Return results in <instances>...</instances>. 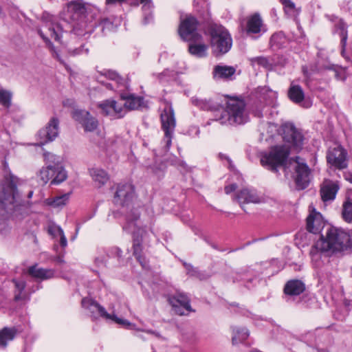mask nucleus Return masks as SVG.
Returning <instances> with one entry per match:
<instances>
[{"mask_svg":"<svg viewBox=\"0 0 352 352\" xmlns=\"http://www.w3.org/2000/svg\"><path fill=\"white\" fill-rule=\"evenodd\" d=\"M32 195H33V191H32V190H31V191H30V192H28V198H31V197H32Z\"/></svg>","mask_w":352,"mask_h":352,"instance_id":"0e129e2a","label":"nucleus"},{"mask_svg":"<svg viewBox=\"0 0 352 352\" xmlns=\"http://www.w3.org/2000/svg\"><path fill=\"white\" fill-rule=\"evenodd\" d=\"M235 199L245 212V210L243 207V204H258L262 201V198L257 194L256 190L249 188H243L238 191L235 195Z\"/></svg>","mask_w":352,"mask_h":352,"instance_id":"6ab92c4d","label":"nucleus"},{"mask_svg":"<svg viewBox=\"0 0 352 352\" xmlns=\"http://www.w3.org/2000/svg\"><path fill=\"white\" fill-rule=\"evenodd\" d=\"M235 73L236 69L232 66L217 65L213 69L212 75L214 79L231 80Z\"/></svg>","mask_w":352,"mask_h":352,"instance_id":"a878e982","label":"nucleus"},{"mask_svg":"<svg viewBox=\"0 0 352 352\" xmlns=\"http://www.w3.org/2000/svg\"><path fill=\"white\" fill-rule=\"evenodd\" d=\"M82 307L88 309L91 314L94 318H97L98 316L106 320H111L116 323L122 325H129L130 323L126 320H123L118 318L115 314H110L107 313L105 308L101 306L96 300L89 298H84L81 301Z\"/></svg>","mask_w":352,"mask_h":352,"instance_id":"1a4fd4ad","label":"nucleus"},{"mask_svg":"<svg viewBox=\"0 0 352 352\" xmlns=\"http://www.w3.org/2000/svg\"><path fill=\"white\" fill-rule=\"evenodd\" d=\"M162 129L164 131L166 146L169 148L171 146L173 134L176 126L174 110L170 104H168L160 115Z\"/></svg>","mask_w":352,"mask_h":352,"instance_id":"9d476101","label":"nucleus"},{"mask_svg":"<svg viewBox=\"0 0 352 352\" xmlns=\"http://www.w3.org/2000/svg\"><path fill=\"white\" fill-rule=\"evenodd\" d=\"M120 98L125 101L124 106L129 111L137 110L146 106L142 96L133 94L121 93Z\"/></svg>","mask_w":352,"mask_h":352,"instance_id":"412c9836","label":"nucleus"},{"mask_svg":"<svg viewBox=\"0 0 352 352\" xmlns=\"http://www.w3.org/2000/svg\"><path fill=\"white\" fill-rule=\"evenodd\" d=\"M302 72H303V74L306 76V77H309V72L307 71V69L305 68V67H302Z\"/></svg>","mask_w":352,"mask_h":352,"instance_id":"680f3d73","label":"nucleus"},{"mask_svg":"<svg viewBox=\"0 0 352 352\" xmlns=\"http://www.w3.org/2000/svg\"><path fill=\"white\" fill-rule=\"evenodd\" d=\"M58 226H57V227H55V226H54V227H50V228H49V230H48V232H49L50 234H52V235H54V234H55V231H57V228H58Z\"/></svg>","mask_w":352,"mask_h":352,"instance_id":"13d9d810","label":"nucleus"},{"mask_svg":"<svg viewBox=\"0 0 352 352\" xmlns=\"http://www.w3.org/2000/svg\"><path fill=\"white\" fill-rule=\"evenodd\" d=\"M107 260L104 257H96L95 258L94 263L98 267H100L102 265H106Z\"/></svg>","mask_w":352,"mask_h":352,"instance_id":"6e6d98bb","label":"nucleus"},{"mask_svg":"<svg viewBox=\"0 0 352 352\" xmlns=\"http://www.w3.org/2000/svg\"><path fill=\"white\" fill-rule=\"evenodd\" d=\"M296 186L300 189L306 188L309 183L310 169L305 163H297L295 167Z\"/></svg>","mask_w":352,"mask_h":352,"instance_id":"aec40b11","label":"nucleus"},{"mask_svg":"<svg viewBox=\"0 0 352 352\" xmlns=\"http://www.w3.org/2000/svg\"><path fill=\"white\" fill-rule=\"evenodd\" d=\"M335 29L336 31L338 32L341 41H340V45H341V54L344 56L345 54V49L346 46V42L348 38V34H347V26L345 24V23L340 20L339 21L336 25H335Z\"/></svg>","mask_w":352,"mask_h":352,"instance_id":"2f4dec72","label":"nucleus"},{"mask_svg":"<svg viewBox=\"0 0 352 352\" xmlns=\"http://www.w3.org/2000/svg\"><path fill=\"white\" fill-rule=\"evenodd\" d=\"M340 187L338 182L325 180L320 188V195L323 201L333 200Z\"/></svg>","mask_w":352,"mask_h":352,"instance_id":"b1692460","label":"nucleus"},{"mask_svg":"<svg viewBox=\"0 0 352 352\" xmlns=\"http://www.w3.org/2000/svg\"><path fill=\"white\" fill-rule=\"evenodd\" d=\"M85 6L77 1H72L68 5V12L72 14V18L74 21H78L82 14L85 12Z\"/></svg>","mask_w":352,"mask_h":352,"instance_id":"72a5a7b5","label":"nucleus"},{"mask_svg":"<svg viewBox=\"0 0 352 352\" xmlns=\"http://www.w3.org/2000/svg\"><path fill=\"white\" fill-rule=\"evenodd\" d=\"M72 32L78 36H85L91 34L93 29L91 28H87L86 23L84 21H80L74 25Z\"/></svg>","mask_w":352,"mask_h":352,"instance_id":"4c0bfd02","label":"nucleus"},{"mask_svg":"<svg viewBox=\"0 0 352 352\" xmlns=\"http://www.w3.org/2000/svg\"><path fill=\"white\" fill-rule=\"evenodd\" d=\"M287 95L289 100L295 104H300L305 99L304 90L299 85L292 83L288 89Z\"/></svg>","mask_w":352,"mask_h":352,"instance_id":"7c9ffc66","label":"nucleus"},{"mask_svg":"<svg viewBox=\"0 0 352 352\" xmlns=\"http://www.w3.org/2000/svg\"><path fill=\"white\" fill-rule=\"evenodd\" d=\"M17 331L15 328L4 327L0 331V347L6 348L8 342L16 336Z\"/></svg>","mask_w":352,"mask_h":352,"instance_id":"473e14b6","label":"nucleus"},{"mask_svg":"<svg viewBox=\"0 0 352 352\" xmlns=\"http://www.w3.org/2000/svg\"><path fill=\"white\" fill-rule=\"evenodd\" d=\"M107 257H117L118 260L122 257V251L118 247H112L104 251Z\"/></svg>","mask_w":352,"mask_h":352,"instance_id":"8fccbe9b","label":"nucleus"},{"mask_svg":"<svg viewBox=\"0 0 352 352\" xmlns=\"http://www.w3.org/2000/svg\"><path fill=\"white\" fill-rule=\"evenodd\" d=\"M228 100L220 113L214 116L213 120L222 125L238 126L246 123L249 117L246 112V104L244 100L238 97L226 96Z\"/></svg>","mask_w":352,"mask_h":352,"instance_id":"7ed1b4c3","label":"nucleus"},{"mask_svg":"<svg viewBox=\"0 0 352 352\" xmlns=\"http://www.w3.org/2000/svg\"><path fill=\"white\" fill-rule=\"evenodd\" d=\"M212 247L213 248H214V249L219 250V249L217 248V245H212Z\"/></svg>","mask_w":352,"mask_h":352,"instance_id":"338daca9","label":"nucleus"},{"mask_svg":"<svg viewBox=\"0 0 352 352\" xmlns=\"http://www.w3.org/2000/svg\"><path fill=\"white\" fill-rule=\"evenodd\" d=\"M101 75L105 76L109 80L115 81L118 87L124 86L125 83L124 79L116 71L111 69H104L100 72Z\"/></svg>","mask_w":352,"mask_h":352,"instance_id":"58836bf2","label":"nucleus"},{"mask_svg":"<svg viewBox=\"0 0 352 352\" xmlns=\"http://www.w3.org/2000/svg\"><path fill=\"white\" fill-rule=\"evenodd\" d=\"M289 40L283 32L274 33L270 39V47L272 50H278L285 47Z\"/></svg>","mask_w":352,"mask_h":352,"instance_id":"cd10ccee","label":"nucleus"},{"mask_svg":"<svg viewBox=\"0 0 352 352\" xmlns=\"http://www.w3.org/2000/svg\"><path fill=\"white\" fill-rule=\"evenodd\" d=\"M19 179L10 171L0 181V217L16 211L20 207H28V202L23 201L17 189Z\"/></svg>","mask_w":352,"mask_h":352,"instance_id":"f03ea898","label":"nucleus"},{"mask_svg":"<svg viewBox=\"0 0 352 352\" xmlns=\"http://www.w3.org/2000/svg\"><path fill=\"white\" fill-rule=\"evenodd\" d=\"M279 133L285 145H276L268 153L261 154V164L267 169L277 173L278 168L285 164L290 150L299 152L302 150L305 136L301 129L292 122H285L279 129Z\"/></svg>","mask_w":352,"mask_h":352,"instance_id":"f257e3e1","label":"nucleus"},{"mask_svg":"<svg viewBox=\"0 0 352 352\" xmlns=\"http://www.w3.org/2000/svg\"><path fill=\"white\" fill-rule=\"evenodd\" d=\"M183 265L187 271V274L190 275L191 276H194L195 278H199V280H206L209 276L207 275L204 272H201L198 270V268L193 267L190 263H188L186 262H183Z\"/></svg>","mask_w":352,"mask_h":352,"instance_id":"e433bc0d","label":"nucleus"},{"mask_svg":"<svg viewBox=\"0 0 352 352\" xmlns=\"http://www.w3.org/2000/svg\"><path fill=\"white\" fill-rule=\"evenodd\" d=\"M140 3L142 4V9L145 14L144 23H148L149 20L152 19L151 10L153 7V3L151 0H140Z\"/></svg>","mask_w":352,"mask_h":352,"instance_id":"c03bdc74","label":"nucleus"},{"mask_svg":"<svg viewBox=\"0 0 352 352\" xmlns=\"http://www.w3.org/2000/svg\"><path fill=\"white\" fill-rule=\"evenodd\" d=\"M305 289V283L300 279L294 278L285 283L283 293L287 296H298L303 294Z\"/></svg>","mask_w":352,"mask_h":352,"instance_id":"4be33fe9","label":"nucleus"},{"mask_svg":"<svg viewBox=\"0 0 352 352\" xmlns=\"http://www.w3.org/2000/svg\"><path fill=\"white\" fill-rule=\"evenodd\" d=\"M126 0H106V4L107 5H114L116 3H122Z\"/></svg>","mask_w":352,"mask_h":352,"instance_id":"4d7b16f0","label":"nucleus"},{"mask_svg":"<svg viewBox=\"0 0 352 352\" xmlns=\"http://www.w3.org/2000/svg\"><path fill=\"white\" fill-rule=\"evenodd\" d=\"M42 20L51 32V36L54 38L55 41H60L63 30L61 25L56 22V18L47 13H44L42 16Z\"/></svg>","mask_w":352,"mask_h":352,"instance_id":"5701e85b","label":"nucleus"},{"mask_svg":"<svg viewBox=\"0 0 352 352\" xmlns=\"http://www.w3.org/2000/svg\"><path fill=\"white\" fill-rule=\"evenodd\" d=\"M59 120L56 117L52 118L46 126L38 133V138L41 145H44L55 140L58 135Z\"/></svg>","mask_w":352,"mask_h":352,"instance_id":"ddd939ff","label":"nucleus"},{"mask_svg":"<svg viewBox=\"0 0 352 352\" xmlns=\"http://www.w3.org/2000/svg\"><path fill=\"white\" fill-rule=\"evenodd\" d=\"M69 194H64L60 196L56 197L53 199V201L51 202V205L54 207H60L65 206L69 200Z\"/></svg>","mask_w":352,"mask_h":352,"instance_id":"de8ad7c7","label":"nucleus"},{"mask_svg":"<svg viewBox=\"0 0 352 352\" xmlns=\"http://www.w3.org/2000/svg\"><path fill=\"white\" fill-rule=\"evenodd\" d=\"M135 196V188L131 184H120L117 186L113 203L120 206L129 205Z\"/></svg>","mask_w":352,"mask_h":352,"instance_id":"f8f14e48","label":"nucleus"},{"mask_svg":"<svg viewBox=\"0 0 352 352\" xmlns=\"http://www.w3.org/2000/svg\"><path fill=\"white\" fill-rule=\"evenodd\" d=\"M133 255L140 265L147 269L149 262L146 258L150 247L149 233L145 227H137L131 232Z\"/></svg>","mask_w":352,"mask_h":352,"instance_id":"0eeeda50","label":"nucleus"},{"mask_svg":"<svg viewBox=\"0 0 352 352\" xmlns=\"http://www.w3.org/2000/svg\"><path fill=\"white\" fill-rule=\"evenodd\" d=\"M232 333V341L233 344L245 340L249 336L248 331L245 328L233 327Z\"/></svg>","mask_w":352,"mask_h":352,"instance_id":"f704fd0d","label":"nucleus"},{"mask_svg":"<svg viewBox=\"0 0 352 352\" xmlns=\"http://www.w3.org/2000/svg\"><path fill=\"white\" fill-rule=\"evenodd\" d=\"M73 118L82 124L87 132L95 131L98 126V120L91 116L90 113L85 110H74L72 113Z\"/></svg>","mask_w":352,"mask_h":352,"instance_id":"f3484780","label":"nucleus"},{"mask_svg":"<svg viewBox=\"0 0 352 352\" xmlns=\"http://www.w3.org/2000/svg\"><path fill=\"white\" fill-rule=\"evenodd\" d=\"M219 157H220L221 159L225 158V159H226V160H227L228 162H230V161H231V160H230V159L229 158V157L226 156V155H223V154L220 153V154H219Z\"/></svg>","mask_w":352,"mask_h":352,"instance_id":"e2e57ef3","label":"nucleus"},{"mask_svg":"<svg viewBox=\"0 0 352 352\" xmlns=\"http://www.w3.org/2000/svg\"><path fill=\"white\" fill-rule=\"evenodd\" d=\"M109 23H110L108 19H104L101 21V25H102L103 26H105L107 24Z\"/></svg>","mask_w":352,"mask_h":352,"instance_id":"052dcab7","label":"nucleus"},{"mask_svg":"<svg viewBox=\"0 0 352 352\" xmlns=\"http://www.w3.org/2000/svg\"><path fill=\"white\" fill-rule=\"evenodd\" d=\"M167 300L172 306L173 310L179 316L188 315L195 311L190 305V298L185 293L177 292L167 296Z\"/></svg>","mask_w":352,"mask_h":352,"instance_id":"9b49d317","label":"nucleus"},{"mask_svg":"<svg viewBox=\"0 0 352 352\" xmlns=\"http://www.w3.org/2000/svg\"><path fill=\"white\" fill-rule=\"evenodd\" d=\"M342 214L345 221L352 222V201L348 199L344 202Z\"/></svg>","mask_w":352,"mask_h":352,"instance_id":"37998d69","label":"nucleus"},{"mask_svg":"<svg viewBox=\"0 0 352 352\" xmlns=\"http://www.w3.org/2000/svg\"><path fill=\"white\" fill-rule=\"evenodd\" d=\"M57 232L60 235V244L63 248H65L67 245V241L65 236L64 232L60 227L57 228Z\"/></svg>","mask_w":352,"mask_h":352,"instance_id":"3c124183","label":"nucleus"},{"mask_svg":"<svg viewBox=\"0 0 352 352\" xmlns=\"http://www.w3.org/2000/svg\"><path fill=\"white\" fill-rule=\"evenodd\" d=\"M103 85L107 89H109V90H113V87L111 83H109V82H106V83H103Z\"/></svg>","mask_w":352,"mask_h":352,"instance_id":"bf43d9fd","label":"nucleus"},{"mask_svg":"<svg viewBox=\"0 0 352 352\" xmlns=\"http://www.w3.org/2000/svg\"><path fill=\"white\" fill-rule=\"evenodd\" d=\"M189 43L188 51L192 56L197 58H204L207 56L208 45L202 43V41Z\"/></svg>","mask_w":352,"mask_h":352,"instance_id":"c85d7f7f","label":"nucleus"},{"mask_svg":"<svg viewBox=\"0 0 352 352\" xmlns=\"http://www.w3.org/2000/svg\"><path fill=\"white\" fill-rule=\"evenodd\" d=\"M250 62L252 65L257 64L263 68L271 71L273 69V64L270 61L269 58L265 56H256L250 58Z\"/></svg>","mask_w":352,"mask_h":352,"instance_id":"a19ab883","label":"nucleus"},{"mask_svg":"<svg viewBox=\"0 0 352 352\" xmlns=\"http://www.w3.org/2000/svg\"><path fill=\"white\" fill-rule=\"evenodd\" d=\"M314 248L320 252H343L352 248V236L343 230L330 228L326 233V236L321 235L315 243Z\"/></svg>","mask_w":352,"mask_h":352,"instance_id":"20e7f679","label":"nucleus"},{"mask_svg":"<svg viewBox=\"0 0 352 352\" xmlns=\"http://www.w3.org/2000/svg\"><path fill=\"white\" fill-rule=\"evenodd\" d=\"M346 179L349 180L351 183H352V175L349 178L346 177Z\"/></svg>","mask_w":352,"mask_h":352,"instance_id":"69168bd1","label":"nucleus"},{"mask_svg":"<svg viewBox=\"0 0 352 352\" xmlns=\"http://www.w3.org/2000/svg\"><path fill=\"white\" fill-rule=\"evenodd\" d=\"M140 217V213L137 210H131L129 214L126 216L127 226H123V230H127L129 229V226L131 224H133L135 226V228H137L135 221L139 219Z\"/></svg>","mask_w":352,"mask_h":352,"instance_id":"a18cd8bd","label":"nucleus"},{"mask_svg":"<svg viewBox=\"0 0 352 352\" xmlns=\"http://www.w3.org/2000/svg\"><path fill=\"white\" fill-rule=\"evenodd\" d=\"M346 157V151L342 146H337L328 151L327 161L336 168L342 170L347 167Z\"/></svg>","mask_w":352,"mask_h":352,"instance_id":"dca6fc26","label":"nucleus"},{"mask_svg":"<svg viewBox=\"0 0 352 352\" xmlns=\"http://www.w3.org/2000/svg\"><path fill=\"white\" fill-rule=\"evenodd\" d=\"M89 174L93 181L99 188L104 186L109 179V174L102 168H91L89 169Z\"/></svg>","mask_w":352,"mask_h":352,"instance_id":"c756f323","label":"nucleus"},{"mask_svg":"<svg viewBox=\"0 0 352 352\" xmlns=\"http://www.w3.org/2000/svg\"><path fill=\"white\" fill-rule=\"evenodd\" d=\"M12 282L14 283L15 291H14V300L20 301L25 298V296L23 295V292L25 288L26 284L23 280H19L13 279Z\"/></svg>","mask_w":352,"mask_h":352,"instance_id":"ea45409f","label":"nucleus"},{"mask_svg":"<svg viewBox=\"0 0 352 352\" xmlns=\"http://www.w3.org/2000/svg\"><path fill=\"white\" fill-rule=\"evenodd\" d=\"M310 300H312V298L309 296L308 294L303 295L300 301H298L299 303H301L305 307H309V302Z\"/></svg>","mask_w":352,"mask_h":352,"instance_id":"864d4df0","label":"nucleus"},{"mask_svg":"<svg viewBox=\"0 0 352 352\" xmlns=\"http://www.w3.org/2000/svg\"><path fill=\"white\" fill-rule=\"evenodd\" d=\"M199 21L192 15H186L181 20L178 34L181 38L186 42H199L203 41L202 35L197 32Z\"/></svg>","mask_w":352,"mask_h":352,"instance_id":"6e6552de","label":"nucleus"},{"mask_svg":"<svg viewBox=\"0 0 352 352\" xmlns=\"http://www.w3.org/2000/svg\"><path fill=\"white\" fill-rule=\"evenodd\" d=\"M237 188L236 184H231L229 185H227L224 188V191L227 195L230 194L231 192L235 191Z\"/></svg>","mask_w":352,"mask_h":352,"instance_id":"5fc2aeb1","label":"nucleus"},{"mask_svg":"<svg viewBox=\"0 0 352 352\" xmlns=\"http://www.w3.org/2000/svg\"><path fill=\"white\" fill-rule=\"evenodd\" d=\"M28 274L41 280H48L54 276V270L52 269L38 268L37 264L30 266L28 269Z\"/></svg>","mask_w":352,"mask_h":352,"instance_id":"bb28decb","label":"nucleus"},{"mask_svg":"<svg viewBox=\"0 0 352 352\" xmlns=\"http://www.w3.org/2000/svg\"><path fill=\"white\" fill-rule=\"evenodd\" d=\"M173 76V72L166 69L162 72L156 74V78L161 83L168 82Z\"/></svg>","mask_w":352,"mask_h":352,"instance_id":"09e8293b","label":"nucleus"},{"mask_svg":"<svg viewBox=\"0 0 352 352\" xmlns=\"http://www.w3.org/2000/svg\"><path fill=\"white\" fill-rule=\"evenodd\" d=\"M283 6V10L285 14L289 16L298 15L300 10L296 7L295 3L292 0H279Z\"/></svg>","mask_w":352,"mask_h":352,"instance_id":"c9c22d12","label":"nucleus"},{"mask_svg":"<svg viewBox=\"0 0 352 352\" xmlns=\"http://www.w3.org/2000/svg\"><path fill=\"white\" fill-rule=\"evenodd\" d=\"M38 34L40 36L43 38V40L45 42L47 45L49 47V48L51 50V51L55 54L56 58L63 65H65L64 60L60 58V55L58 54V52L55 50V47L54 46L53 43L51 42V41L45 36V34L42 32L41 30H38Z\"/></svg>","mask_w":352,"mask_h":352,"instance_id":"49530a36","label":"nucleus"},{"mask_svg":"<svg viewBox=\"0 0 352 352\" xmlns=\"http://www.w3.org/2000/svg\"><path fill=\"white\" fill-rule=\"evenodd\" d=\"M192 104L200 110L208 111L217 113H220L219 111L222 109L223 105L220 102H218L212 98L202 99L193 97L191 98Z\"/></svg>","mask_w":352,"mask_h":352,"instance_id":"a211bd4d","label":"nucleus"},{"mask_svg":"<svg viewBox=\"0 0 352 352\" xmlns=\"http://www.w3.org/2000/svg\"><path fill=\"white\" fill-rule=\"evenodd\" d=\"M324 223L320 212L314 210L307 218V230L311 233L317 234L323 229Z\"/></svg>","mask_w":352,"mask_h":352,"instance_id":"393cba45","label":"nucleus"},{"mask_svg":"<svg viewBox=\"0 0 352 352\" xmlns=\"http://www.w3.org/2000/svg\"><path fill=\"white\" fill-rule=\"evenodd\" d=\"M240 27L248 36L259 34L262 31L263 22L260 14L255 13L241 21Z\"/></svg>","mask_w":352,"mask_h":352,"instance_id":"4468645a","label":"nucleus"},{"mask_svg":"<svg viewBox=\"0 0 352 352\" xmlns=\"http://www.w3.org/2000/svg\"><path fill=\"white\" fill-rule=\"evenodd\" d=\"M89 50L87 48L85 49L84 45H81L79 48H76L74 50H72V51H69V54L72 56H76L83 53L87 54Z\"/></svg>","mask_w":352,"mask_h":352,"instance_id":"603ef678","label":"nucleus"},{"mask_svg":"<svg viewBox=\"0 0 352 352\" xmlns=\"http://www.w3.org/2000/svg\"><path fill=\"white\" fill-rule=\"evenodd\" d=\"M12 94L10 91L0 89V104L7 109L12 105Z\"/></svg>","mask_w":352,"mask_h":352,"instance_id":"79ce46f5","label":"nucleus"},{"mask_svg":"<svg viewBox=\"0 0 352 352\" xmlns=\"http://www.w3.org/2000/svg\"><path fill=\"white\" fill-rule=\"evenodd\" d=\"M212 54L220 56L228 53L232 46V38L228 30L221 25L212 24L208 28Z\"/></svg>","mask_w":352,"mask_h":352,"instance_id":"423d86ee","label":"nucleus"},{"mask_svg":"<svg viewBox=\"0 0 352 352\" xmlns=\"http://www.w3.org/2000/svg\"><path fill=\"white\" fill-rule=\"evenodd\" d=\"M98 107L105 116H113L116 119L124 118L126 113L124 104H118L113 99L105 100L100 103Z\"/></svg>","mask_w":352,"mask_h":352,"instance_id":"2eb2a0df","label":"nucleus"},{"mask_svg":"<svg viewBox=\"0 0 352 352\" xmlns=\"http://www.w3.org/2000/svg\"><path fill=\"white\" fill-rule=\"evenodd\" d=\"M44 159L45 161V168H43L39 172V177L43 184H47L51 180L52 185H57L67 178V174L65 171L60 157L51 153H44Z\"/></svg>","mask_w":352,"mask_h":352,"instance_id":"39448f33","label":"nucleus"}]
</instances>
